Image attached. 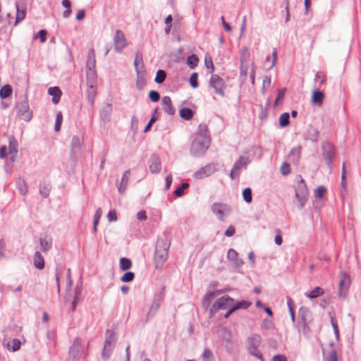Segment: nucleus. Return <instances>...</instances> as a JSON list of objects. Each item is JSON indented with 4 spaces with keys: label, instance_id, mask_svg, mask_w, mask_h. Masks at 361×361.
<instances>
[{
    "label": "nucleus",
    "instance_id": "e433bc0d",
    "mask_svg": "<svg viewBox=\"0 0 361 361\" xmlns=\"http://www.w3.org/2000/svg\"><path fill=\"white\" fill-rule=\"evenodd\" d=\"M112 346L111 343L109 341H106L104 346V350L102 353V356L104 358H108L109 357L110 352L111 350Z\"/></svg>",
    "mask_w": 361,
    "mask_h": 361
},
{
    "label": "nucleus",
    "instance_id": "6e6d98bb",
    "mask_svg": "<svg viewBox=\"0 0 361 361\" xmlns=\"http://www.w3.org/2000/svg\"><path fill=\"white\" fill-rule=\"evenodd\" d=\"M271 85V76L270 75H266L264 76L262 82V90L264 91L266 89L269 87Z\"/></svg>",
    "mask_w": 361,
    "mask_h": 361
},
{
    "label": "nucleus",
    "instance_id": "0e129e2a",
    "mask_svg": "<svg viewBox=\"0 0 361 361\" xmlns=\"http://www.w3.org/2000/svg\"><path fill=\"white\" fill-rule=\"evenodd\" d=\"M25 18V12L22 11L21 12L19 11L18 9L17 11V16H16V20L15 23H18L19 21H21Z\"/></svg>",
    "mask_w": 361,
    "mask_h": 361
},
{
    "label": "nucleus",
    "instance_id": "aec40b11",
    "mask_svg": "<svg viewBox=\"0 0 361 361\" xmlns=\"http://www.w3.org/2000/svg\"><path fill=\"white\" fill-rule=\"evenodd\" d=\"M35 267L38 269H42L44 267V259L39 251L35 252L33 257Z\"/></svg>",
    "mask_w": 361,
    "mask_h": 361
},
{
    "label": "nucleus",
    "instance_id": "49530a36",
    "mask_svg": "<svg viewBox=\"0 0 361 361\" xmlns=\"http://www.w3.org/2000/svg\"><path fill=\"white\" fill-rule=\"evenodd\" d=\"M240 62H241L240 68V76L246 77L247 75V70H248V61L247 62L240 61Z\"/></svg>",
    "mask_w": 361,
    "mask_h": 361
},
{
    "label": "nucleus",
    "instance_id": "412c9836",
    "mask_svg": "<svg viewBox=\"0 0 361 361\" xmlns=\"http://www.w3.org/2000/svg\"><path fill=\"white\" fill-rule=\"evenodd\" d=\"M95 63H96V60H95L94 50L93 49H90L89 50L88 56H87V67L88 70L87 71V72L89 71L90 69L92 70L91 68V66L94 67L95 65Z\"/></svg>",
    "mask_w": 361,
    "mask_h": 361
},
{
    "label": "nucleus",
    "instance_id": "c756f323",
    "mask_svg": "<svg viewBox=\"0 0 361 361\" xmlns=\"http://www.w3.org/2000/svg\"><path fill=\"white\" fill-rule=\"evenodd\" d=\"M289 118H290V116H289L288 113H283V114H281V116H279L280 126L283 128L288 126L290 123Z\"/></svg>",
    "mask_w": 361,
    "mask_h": 361
},
{
    "label": "nucleus",
    "instance_id": "58836bf2",
    "mask_svg": "<svg viewBox=\"0 0 361 361\" xmlns=\"http://www.w3.org/2000/svg\"><path fill=\"white\" fill-rule=\"evenodd\" d=\"M243 197L244 200L247 203H250L252 202V190L250 188H247L243 191Z\"/></svg>",
    "mask_w": 361,
    "mask_h": 361
},
{
    "label": "nucleus",
    "instance_id": "4c0bfd02",
    "mask_svg": "<svg viewBox=\"0 0 361 361\" xmlns=\"http://www.w3.org/2000/svg\"><path fill=\"white\" fill-rule=\"evenodd\" d=\"M166 73L163 70H159L157 72L155 82L158 84L162 83L166 79Z\"/></svg>",
    "mask_w": 361,
    "mask_h": 361
},
{
    "label": "nucleus",
    "instance_id": "f704fd0d",
    "mask_svg": "<svg viewBox=\"0 0 361 361\" xmlns=\"http://www.w3.org/2000/svg\"><path fill=\"white\" fill-rule=\"evenodd\" d=\"M51 187L49 184L43 183L40 185L39 193L43 197H47L50 192Z\"/></svg>",
    "mask_w": 361,
    "mask_h": 361
},
{
    "label": "nucleus",
    "instance_id": "a18cd8bd",
    "mask_svg": "<svg viewBox=\"0 0 361 361\" xmlns=\"http://www.w3.org/2000/svg\"><path fill=\"white\" fill-rule=\"evenodd\" d=\"M197 77H198V75L197 73H192L190 77L189 82H190V85L193 88H197L198 87Z\"/></svg>",
    "mask_w": 361,
    "mask_h": 361
},
{
    "label": "nucleus",
    "instance_id": "bb28decb",
    "mask_svg": "<svg viewBox=\"0 0 361 361\" xmlns=\"http://www.w3.org/2000/svg\"><path fill=\"white\" fill-rule=\"evenodd\" d=\"M120 268L122 271H126L131 268L132 262L130 259L122 257L120 259Z\"/></svg>",
    "mask_w": 361,
    "mask_h": 361
},
{
    "label": "nucleus",
    "instance_id": "f257e3e1",
    "mask_svg": "<svg viewBox=\"0 0 361 361\" xmlns=\"http://www.w3.org/2000/svg\"><path fill=\"white\" fill-rule=\"evenodd\" d=\"M210 145V137L207 125L200 124L195 137L192 142L190 152L195 156L204 154Z\"/></svg>",
    "mask_w": 361,
    "mask_h": 361
},
{
    "label": "nucleus",
    "instance_id": "a19ab883",
    "mask_svg": "<svg viewBox=\"0 0 361 361\" xmlns=\"http://www.w3.org/2000/svg\"><path fill=\"white\" fill-rule=\"evenodd\" d=\"M135 274L133 272L128 271L122 276V277L121 278V281L125 283L130 282L133 280Z\"/></svg>",
    "mask_w": 361,
    "mask_h": 361
},
{
    "label": "nucleus",
    "instance_id": "774afa93",
    "mask_svg": "<svg viewBox=\"0 0 361 361\" xmlns=\"http://www.w3.org/2000/svg\"><path fill=\"white\" fill-rule=\"evenodd\" d=\"M273 361H287V359L284 355H276L274 356Z\"/></svg>",
    "mask_w": 361,
    "mask_h": 361
},
{
    "label": "nucleus",
    "instance_id": "f8f14e48",
    "mask_svg": "<svg viewBox=\"0 0 361 361\" xmlns=\"http://www.w3.org/2000/svg\"><path fill=\"white\" fill-rule=\"evenodd\" d=\"M216 164H209L201 168L195 173V178L202 179L214 173L216 170Z\"/></svg>",
    "mask_w": 361,
    "mask_h": 361
},
{
    "label": "nucleus",
    "instance_id": "052dcab7",
    "mask_svg": "<svg viewBox=\"0 0 361 361\" xmlns=\"http://www.w3.org/2000/svg\"><path fill=\"white\" fill-rule=\"evenodd\" d=\"M204 62L207 68H212L211 73H212L214 71V65L212 59L210 57L206 58Z\"/></svg>",
    "mask_w": 361,
    "mask_h": 361
},
{
    "label": "nucleus",
    "instance_id": "6e6552de",
    "mask_svg": "<svg viewBox=\"0 0 361 361\" xmlns=\"http://www.w3.org/2000/svg\"><path fill=\"white\" fill-rule=\"evenodd\" d=\"M210 87L214 90V92L221 96H224V90L226 87L224 80L217 75H213L210 79Z\"/></svg>",
    "mask_w": 361,
    "mask_h": 361
},
{
    "label": "nucleus",
    "instance_id": "1a4fd4ad",
    "mask_svg": "<svg viewBox=\"0 0 361 361\" xmlns=\"http://www.w3.org/2000/svg\"><path fill=\"white\" fill-rule=\"evenodd\" d=\"M234 300L228 295H224L217 299L212 305V308L216 310H227L233 306Z\"/></svg>",
    "mask_w": 361,
    "mask_h": 361
},
{
    "label": "nucleus",
    "instance_id": "f03ea898",
    "mask_svg": "<svg viewBox=\"0 0 361 361\" xmlns=\"http://www.w3.org/2000/svg\"><path fill=\"white\" fill-rule=\"evenodd\" d=\"M298 318L297 324L298 331L305 336H309L311 333L310 325L313 321L310 310L305 307H300L298 311Z\"/></svg>",
    "mask_w": 361,
    "mask_h": 361
},
{
    "label": "nucleus",
    "instance_id": "9b49d317",
    "mask_svg": "<svg viewBox=\"0 0 361 361\" xmlns=\"http://www.w3.org/2000/svg\"><path fill=\"white\" fill-rule=\"evenodd\" d=\"M114 49L121 52L127 45V40L123 32L117 30L114 37Z\"/></svg>",
    "mask_w": 361,
    "mask_h": 361
},
{
    "label": "nucleus",
    "instance_id": "72a5a7b5",
    "mask_svg": "<svg viewBox=\"0 0 361 361\" xmlns=\"http://www.w3.org/2000/svg\"><path fill=\"white\" fill-rule=\"evenodd\" d=\"M214 355L211 350L206 348L202 353V361H214Z\"/></svg>",
    "mask_w": 361,
    "mask_h": 361
},
{
    "label": "nucleus",
    "instance_id": "338daca9",
    "mask_svg": "<svg viewBox=\"0 0 361 361\" xmlns=\"http://www.w3.org/2000/svg\"><path fill=\"white\" fill-rule=\"evenodd\" d=\"M137 219L145 221L147 219V215L145 211H140L137 214Z\"/></svg>",
    "mask_w": 361,
    "mask_h": 361
},
{
    "label": "nucleus",
    "instance_id": "a878e982",
    "mask_svg": "<svg viewBox=\"0 0 361 361\" xmlns=\"http://www.w3.org/2000/svg\"><path fill=\"white\" fill-rule=\"evenodd\" d=\"M180 116L185 120H190L193 116V112L189 108H183L180 110Z\"/></svg>",
    "mask_w": 361,
    "mask_h": 361
},
{
    "label": "nucleus",
    "instance_id": "864d4df0",
    "mask_svg": "<svg viewBox=\"0 0 361 361\" xmlns=\"http://www.w3.org/2000/svg\"><path fill=\"white\" fill-rule=\"evenodd\" d=\"M149 97L153 102H157L159 100L160 96L158 92L151 90L149 93Z\"/></svg>",
    "mask_w": 361,
    "mask_h": 361
},
{
    "label": "nucleus",
    "instance_id": "de8ad7c7",
    "mask_svg": "<svg viewBox=\"0 0 361 361\" xmlns=\"http://www.w3.org/2000/svg\"><path fill=\"white\" fill-rule=\"evenodd\" d=\"M318 135H319V132L317 130L312 129L310 130L307 139L311 140L312 142H317Z\"/></svg>",
    "mask_w": 361,
    "mask_h": 361
},
{
    "label": "nucleus",
    "instance_id": "680f3d73",
    "mask_svg": "<svg viewBox=\"0 0 361 361\" xmlns=\"http://www.w3.org/2000/svg\"><path fill=\"white\" fill-rule=\"evenodd\" d=\"M276 57H277V53L276 49H274L272 52V61L271 64L269 66V68H273L276 63Z\"/></svg>",
    "mask_w": 361,
    "mask_h": 361
},
{
    "label": "nucleus",
    "instance_id": "2f4dec72",
    "mask_svg": "<svg viewBox=\"0 0 361 361\" xmlns=\"http://www.w3.org/2000/svg\"><path fill=\"white\" fill-rule=\"evenodd\" d=\"M335 314L334 312L332 313H330V319H331V325H332V327L334 329V334H335V336L336 337L337 339H338L339 338V331H338V324H337V322L335 319Z\"/></svg>",
    "mask_w": 361,
    "mask_h": 361
},
{
    "label": "nucleus",
    "instance_id": "6ab92c4d",
    "mask_svg": "<svg viewBox=\"0 0 361 361\" xmlns=\"http://www.w3.org/2000/svg\"><path fill=\"white\" fill-rule=\"evenodd\" d=\"M39 241H40L41 250L43 252H46L51 248L52 239L51 237L46 235L44 238H41Z\"/></svg>",
    "mask_w": 361,
    "mask_h": 361
},
{
    "label": "nucleus",
    "instance_id": "c85d7f7f",
    "mask_svg": "<svg viewBox=\"0 0 361 361\" xmlns=\"http://www.w3.org/2000/svg\"><path fill=\"white\" fill-rule=\"evenodd\" d=\"M251 305V302L246 300H242L235 305H233V310H238L240 309H247Z\"/></svg>",
    "mask_w": 361,
    "mask_h": 361
},
{
    "label": "nucleus",
    "instance_id": "c9c22d12",
    "mask_svg": "<svg viewBox=\"0 0 361 361\" xmlns=\"http://www.w3.org/2000/svg\"><path fill=\"white\" fill-rule=\"evenodd\" d=\"M198 58L196 55L192 54L187 59V64L191 68H194L197 66L198 63Z\"/></svg>",
    "mask_w": 361,
    "mask_h": 361
},
{
    "label": "nucleus",
    "instance_id": "4468645a",
    "mask_svg": "<svg viewBox=\"0 0 361 361\" xmlns=\"http://www.w3.org/2000/svg\"><path fill=\"white\" fill-rule=\"evenodd\" d=\"M350 284V276L343 272L341 274V280L339 282V290L338 294L340 296H345L349 286Z\"/></svg>",
    "mask_w": 361,
    "mask_h": 361
},
{
    "label": "nucleus",
    "instance_id": "603ef678",
    "mask_svg": "<svg viewBox=\"0 0 361 361\" xmlns=\"http://www.w3.org/2000/svg\"><path fill=\"white\" fill-rule=\"evenodd\" d=\"M314 80L316 82L319 83V86L324 85L326 82L325 76L322 73H317L316 74Z\"/></svg>",
    "mask_w": 361,
    "mask_h": 361
},
{
    "label": "nucleus",
    "instance_id": "5701e85b",
    "mask_svg": "<svg viewBox=\"0 0 361 361\" xmlns=\"http://www.w3.org/2000/svg\"><path fill=\"white\" fill-rule=\"evenodd\" d=\"M149 169L152 173H158L161 170V163L158 158L154 157L151 160Z\"/></svg>",
    "mask_w": 361,
    "mask_h": 361
},
{
    "label": "nucleus",
    "instance_id": "8fccbe9b",
    "mask_svg": "<svg viewBox=\"0 0 361 361\" xmlns=\"http://www.w3.org/2000/svg\"><path fill=\"white\" fill-rule=\"evenodd\" d=\"M220 291H213L208 293L204 298L203 302H207L208 304L211 302V300L216 295V294L219 293Z\"/></svg>",
    "mask_w": 361,
    "mask_h": 361
},
{
    "label": "nucleus",
    "instance_id": "ea45409f",
    "mask_svg": "<svg viewBox=\"0 0 361 361\" xmlns=\"http://www.w3.org/2000/svg\"><path fill=\"white\" fill-rule=\"evenodd\" d=\"M326 192V190L324 186H319L314 191V196L317 199H322Z\"/></svg>",
    "mask_w": 361,
    "mask_h": 361
},
{
    "label": "nucleus",
    "instance_id": "39448f33",
    "mask_svg": "<svg viewBox=\"0 0 361 361\" xmlns=\"http://www.w3.org/2000/svg\"><path fill=\"white\" fill-rule=\"evenodd\" d=\"M18 154V142L14 137L11 136L8 138V148L3 145L0 148V158L4 159L10 156L12 161H14Z\"/></svg>",
    "mask_w": 361,
    "mask_h": 361
},
{
    "label": "nucleus",
    "instance_id": "dca6fc26",
    "mask_svg": "<svg viewBox=\"0 0 361 361\" xmlns=\"http://www.w3.org/2000/svg\"><path fill=\"white\" fill-rule=\"evenodd\" d=\"M134 66L138 75L142 76L144 73L145 65L142 60V55L137 52L134 60Z\"/></svg>",
    "mask_w": 361,
    "mask_h": 361
},
{
    "label": "nucleus",
    "instance_id": "2eb2a0df",
    "mask_svg": "<svg viewBox=\"0 0 361 361\" xmlns=\"http://www.w3.org/2000/svg\"><path fill=\"white\" fill-rule=\"evenodd\" d=\"M161 105L164 111L169 114L173 115L176 112L175 108L172 105V102L169 96H165L161 99Z\"/></svg>",
    "mask_w": 361,
    "mask_h": 361
},
{
    "label": "nucleus",
    "instance_id": "b1692460",
    "mask_svg": "<svg viewBox=\"0 0 361 361\" xmlns=\"http://www.w3.org/2000/svg\"><path fill=\"white\" fill-rule=\"evenodd\" d=\"M324 293V291L323 288H322L320 287H316L306 295L310 299H314V298H317L319 296L323 295Z\"/></svg>",
    "mask_w": 361,
    "mask_h": 361
},
{
    "label": "nucleus",
    "instance_id": "473e14b6",
    "mask_svg": "<svg viewBox=\"0 0 361 361\" xmlns=\"http://www.w3.org/2000/svg\"><path fill=\"white\" fill-rule=\"evenodd\" d=\"M62 121H63V114L61 111H59L56 116V122H55V126H54V130L56 132H59L60 130Z\"/></svg>",
    "mask_w": 361,
    "mask_h": 361
},
{
    "label": "nucleus",
    "instance_id": "0eeeda50",
    "mask_svg": "<svg viewBox=\"0 0 361 361\" xmlns=\"http://www.w3.org/2000/svg\"><path fill=\"white\" fill-rule=\"evenodd\" d=\"M167 259L168 247H160L159 245H157L154 257L156 268L161 269L164 264L166 262Z\"/></svg>",
    "mask_w": 361,
    "mask_h": 361
},
{
    "label": "nucleus",
    "instance_id": "e2e57ef3",
    "mask_svg": "<svg viewBox=\"0 0 361 361\" xmlns=\"http://www.w3.org/2000/svg\"><path fill=\"white\" fill-rule=\"evenodd\" d=\"M85 16V10H82V9L78 11V13L76 14V20L78 21H80L84 19Z\"/></svg>",
    "mask_w": 361,
    "mask_h": 361
},
{
    "label": "nucleus",
    "instance_id": "20e7f679",
    "mask_svg": "<svg viewBox=\"0 0 361 361\" xmlns=\"http://www.w3.org/2000/svg\"><path fill=\"white\" fill-rule=\"evenodd\" d=\"M87 82L88 86L87 99L90 104L93 105L97 96V74L94 70L90 69V71L87 72Z\"/></svg>",
    "mask_w": 361,
    "mask_h": 361
},
{
    "label": "nucleus",
    "instance_id": "69168bd1",
    "mask_svg": "<svg viewBox=\"0 0 361 361\" xmlns=\"http://www.w3.org/2000/svg\"><path fill=\"white\" fill-rule=\"evenodd\" d=\"M47 31L45 30H41L39 32H38V35L40 38V41L42 42H44L46 41V35H47Z\"/></svg>",
    "mask_w": 361,
    "mask_h": 361
},
{
    "label": "nucleus",
    "instance_id": "423d86ee",
    "mask_svg": "<svg viewBox=\"0 0 361 361\" xmlns=\"http://www.w3.org/2000/svg\"><path fill=\"white\" fill-rule=\"evenodd\" d=\"M308 196V190L305 180L299 176L298 182L295 188V197L300 202V206L302 207Z\"/></svg>",
    "mask_w": 361,
    "mask_h": 361
},
{
    "label": "nucleus",
    "instance_id": "a211bd4d",
    "mask_svg": "<svg viewBox=\"0 0 361 361\" xmlns=\"http://www.w3.org/2000/svg\"><path fill=\"white\" fill-rule=\"evenodd\" d=\"M48 92L52 96L53 103L58 104L62 94L61 90L58 87H51L49 88Z\"/></svg>",
    "mask_w": 361,
    "mask_h": 361
},
{
    "label": "nucleus",
    "instance_id": "4be33fe9",
    "mask_svg": "<svg viewBox=\"0 0 361 361\" xmlns=\"http://www.w3.org/2000/svg\"><path fill=\"white\" fill-rule=\"evenodd\" d=\"M20 341L18 338H13L12 341H11V342L6 343L7 349L13 352L18 350L20 348Z\"/></svg>",
    "mask_w": 361,
    "mask_h": 361
},
{
    "label": "nucleus",
    "instance_id": "5fc2aeb1",
    "mask_svg": "<svg viewBox=\"0 0 361 361\" xmlns=\"http://www.w3.org/2000/svg\"><path fill=\"white\" fill-rule=\"evenodd\" d=\"M238 257V253L233 249H229L227 252V257L231 261H235Z\"/></svg>",
    "mask_w": 361,
    "mask_h": 361
},
{
    "label": "nucleus",
    "instance_id": "393cba45",
    "mask_svg": "<svg viewBox=\"0 0 361 361\" xmlns=\"http://www.w3.org/2000/svg\"><path fill=\"white\" fill-rule=\"evenodd\" d=\"M12 94V88L9 85H6L0 90V97L2 99H6L10 97Z\"/></svg>",
    "mask_w": 361,
    "mask_h": 361
},
{
    "label": "nucleus",
    "instance_id": "c03bdc74",
    "mask_svg": "<svg viewBox=\"0 0 361 361\" xmlns=\"http://www.w3.org/2000/svg\"><path fill=\"white\" fill-rule=\"evenodd\" d=\"M249 50L247 47H243L241 49L240 61L247 62L249 60Z\"/></svg>",
    "mask_w": 361,
    "mask_h": 361
},
{
    "label": "nucleus",
    "instance_id": "7c9ffc66",
    "mask_svg": "<svg viewBox=\"0 0 361 361\" xmlns=\"http://www.w3.org/2000/svg\"><path fill=\"white\" fill-rule=\"evenodd\" d=\"M247 163V159L245 157H240V159L235 162L233 165L234 170H237V172H239L240 169L245 166Z\"/></svg>",
    "mask_w": 361,
    "mask_h": 361
},
{
    "label": "nucleus",
    "instance_id": "7ed1b4c3",
    "mask_svg": "<svg viewBox=\"0 0 361 361\" xmlns=\"http://www.w3.org/2000/svg\"><path fill=\"white\" fill-rule=\"evenodd\" d=\"M262 343V338L257 334L249 336L246 339V348L250 355L257 357L260 361H265L259 348Z\"/></svg>",
    "mask_w": 361,
    "mask_h": 361
},
{
    "label": "nucleus",
    "instance_id": "f3484780",
    "mask_svg": "<svg viewBox=\"0 0 361 361\" xmlns=\"http://www.w3.org/2000/svg\"><path fill=\"white\" fill-rule=\"evenodd\" d=\"M324 97V94L322 92L318 90H314L312 92V102L314 104H318L319 106H321L322 104L323 103Z\"/></svg>",
    "mask_w": 361,
    "mask_h": 361
},
{
    "label": "nucleus",
    "instance_id": "ddd939ff",
    "mask_svg": "<svg viewBox=\"0 0 361 361\" xmlns=\"http://www.w3.org/2000/svg\"><path fill=\"white\" fill-rule=\"evenodd\" d=\"M222 338L225 342V348L228 353H232L234 349V340L233 334L231 330L224 329L222 332Z\"/></svg>",
    "mask_w": 361,
    "mask_h": 361
},
{
    "label": "nucleus",
    "instance_id": "bf43d9fd",
    "mask_svg": "<svg viewBox=\"0 0 361 361\" xmlns=\"http://www.w3.org/2000/svg\"><path fill=\"white\" fill-rule=\"evenodd\" d=\"M326 361H338L337 354L334 350H332L329 357L326 358Z\"/></svg>",
    "mask_w": 361,
    "mask_h": 361
},
{
    "label": "nucleus",
    "instance_id": "79ce46f5",
    "mask_svg": "<svg viewBox=\"0 0 361 361\" xmlns=\"http://www.w3.org/2000/svg\"><path fill=\"white\" fill-rule=\"evenodd\" d=\"M189 187L188 183H183L181 185L174 191V195L177 197H180L183 194V191Z\"/></svg>",
    "mask_w": 361,
    "mask_h": 361
},
{
    "label": "nucleus",
    "instance_id": "3c124183",
    "mask_svg": "<svg viewBox=\"0 0 361 361\" xmlns=\"http://www.w3.org/2000/svg\"><path fill=\"white\" fill-rule=\"evenodd\" d=\"M285 92H286L285 89H281L278 91V94H277V96H276L275 102H274L275 106H277L279 104V102L281 100H283L284 95H285Z\"/></svg>",
    "mask_w": 361,
    "mask_h": 361
},
{
    "label": "nucleus",
    "instance_id": "13d9d810",
    "mask_svg": "<svg viewBox=\"0 0 361 361\" xmlns=\"http://www.w3.org/2000/svg\"><path fill=\"white\" fill-rule=\"evenodd\" d=\"M235 229L233 226H230L225 231V235L227 237H231L235 234Z\"/></svg>",
    "mask_w": 361,
    "mask_h": 361
},
{
    "label": "nucleus",
    "instance_id": "09e8293b",
    "mask_svg": "<svg viewBox=\"0 0 361 361\" xmlns=\"http://www.w3.org/2000/svg\"><path fill=\"white\" fill-rule=\"evenodd\" d=\"M280 171L283 175H288L290 173V166L288 163L283 162L280 168Z\"/></svg>",
    "mask_w": 361,
    "mask_h": 361
},
{
    "label": "nucleus",
    "instance_id": "4d7b16f0",
    "mask_svg": "<svg viewBox=\"0 0 361 361\" xmlns=\"http://www.w3.org/2000/svg\"><path fill=\"white\" fill-rule=\"evenodd\" d=\"M107 218L110 221H114L117 219V215L115 210H111L108 213Z\"/></svg>",
    "mask_w": 361,
    "mask_h": 361
},
{
    "label": "nucleus",
    "instance_id": "9d476101",
    "mask_svg": "<svg viewBox=\"0 0 361 361\" xmlns=\"http://www.w3.org/2000/svg\"><path fill=\"white\" fill-rule=\"evenodd\" d=\"M212 211L217 216L220 221H223L224 217L230 213L231 209L230 207L225 204L214 203L212 205Z\"/></svg>",
    "mask_w": 361,
    "mask_h": 361
},
{
    "label": "nucleus",
    "instance_id": "37998d69",
    "mask_svg": "<svg viewBox=\"0 0 361 361\" xmlns=\"http://www.w3.org/2000/svg\"><path fill=\"white\" fill-rule=\"evenodd\" d=\"M71 148L72 150H79L80 148V140L78 137L75 136L73 137L71 141Z\"/></svg>",
    "mask_w": 361,
    "mask_h": 361
},
{
    "label": "nucleus",
    "instance_id": "cd10ccee",
    "mask_svg": "<svg viewBox=\"0 0 361 361\" xmlns=\"http://www.w3.org/2000/svg\"><path fill=\"white\" fill-rule=\"evenodd\" d=\"M102 212L101 208H98L95 212L93 221V229L94 232H96L97 230V226L102 216Z\"/></svg>",
    "mask_w": 361,
    "mask_h": 361
}]
</instances>
